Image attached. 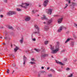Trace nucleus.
Segmentation results:
<instances>
[{"label": "nucleus", "mask_w": 77, "mask_h": 77, "mask_svg": "<svg viewBox=\"0 0 77 77\" xmlns=\"http://www.w3.org/2000/svg\"><path fill=\"white\" fill-rule=\"evenodd\" d=\"M74 0V1H75V0Z\"/></svg>", "instance_id": "nucleus-62"}, {"label": "nucleus", "mask_w": 77, "mask_h": 77, "mask_svg": "<svg viewBox=\"0 0 77 77\" xmlns=\"http://www.w3.org/2000/svg\"><path fill=\"white\" fill-rule=\"evenodd\" d=\"M30 20V17H26L25 19V20L26 21H29Z\"/></svg>", "instance_id": "nucleus-11"}, {"label": "nucleus", "mask_w": 77, "mask_h": 77, "mask_svg": "<svg viewBox=\"0 0 77 77\" xmlns=\"http://www.w3.org/2000/svg\"><path fill=\"white\" fill-rule=\"evenodd\" d=\"M48 3L47 2H44L43 4L44 7H46V6H47V5H48Z\"/></svg>", "instance_id": "nucleus-14"}, {"label": "nucleus", "mask_w": 77, "mask_h": 77, "mask_svg": "<svg viewBox=\"0 0 77 77\" xmlns=\"http://www.w3.org/2000/svg\"><path fill=\"white\" fill-rule=\"evenodd\" d=\"M63 26H61L60 28L58 29L57 32H60L62 30V29H63Z\"/></svg>", "instance_id": "nucleus-8"}, {"label": "nucleus", "mask_w": 77, "mask_h": 77, "mask_svg": "<svg viewBox=\"0 0 77 77\" xmlns=\"http://www.w3.org/2000/svg\"><path fill=\"white\" fill-rule=\"evenodd\" d=\"M42 69H44V66H42Z\"/></svg>", "instance_id": "nucleus-43"}, {"label": "nucleus", "mask_w": 77, "mask_h": 77, "mask_svg": "<svg viewBox=\"0 0 77 77\" xmlns=\"http://www.w3.org/2000/svg\"><path fill=\"white\" fill-rule=\"evenodd\" d=\"M29 63H30L31 64V65H33V64H35V62H31Z\"/></svg>", "instance_id": "nucleus-24"}, {"label": "nucleus", "mask_w": 77, "mask_h": 77, "mask_svg": "<svg viewBox=\"0 0 77 77\" xmlns=\"http://www.w3.org/2000/svg\"><path fill=\"white\" fill-rule=\"evenodd\" d=\"M66 1L67 2H68V0H66Z\"/></svg>", "instance_id": "nucleus-55"}, {"label": "nucleus", "mask_w": 77, "mask_h": 77, "mask_svg": "<svg viewBox=\"0 0 77 77\" xmlns=\"http://www.w3.org/2000/svg\"><path fill=\"white\" fill-rule=\"evenodd\" d=\"M5 39H6V40H7V39H8V37H5Z\"/></svg>", "instance_id": "nucleus-41"}, {"label": "nucleus", "mask_w": 77, "mask_h": 77, "mask_svg": "<svg viewBox=\"0 0 77 77\" xmlns=\"http://www.w3.org/2000/svg\"><path fill=\"white\" fill-rule=\"evenodd\" d=\"M17 11H21V9H20L19 8H17Z\"/></svg>", "instance_id": "nucleus-25"}, {"label": "nucleus", "mask_w": 77, "mask_h": 77, "mask_svg": "<svg viewBox=\"0 0 77 77\" xmlns=\"http://www.w3.org/2000/svg\"><path fill=\"white\" fill-rule=\"evenodd\" d=\"M50 71H51L52 72H53V73H55L56 72V71H55V70L53 69H51L50 70Z\"/></svg>", "instance_id": "nucleus-20"}, {"label": "nucleus", "mask_w": 77, "mask_h": 77, "mask_svg": "<svg viewBox=\"0 0 77 77\" xmlns=\"http://www.w3.org/2000/svg\"><path fill=\"white\" fill-rule=\"evenodd\" d=\"M19 49V48L17 46H16V48L14 49V52H16V51H17V50H18Z\"/></svg>", "instance_id": "nucleus-15"}, {"label": "nucleus", "mask_w": 77, "mask_h": 77, "mask_svg": "<svg viewBox=\"0 0 77 77\" xmlns=\"http://www.w3.org/2000/svg\"><path fill=\"white\" fill-rule=\"evenodd\" d=\"M69 3H71V1H70V0L69 1Z\"/></svg>", "instance_id": "nucleus-47"}, {"label": "nucleus", "mask_w": 77, "mask_h": 77, "mask_svg": "<svg viewBox=\"0 0 77 77\" xmlns=\"http://www.w3.org/2000/svg\"><path fill=\"white\" fill-rule=\"evenodd\" d=\"M8 28L9 29H11L12 30H13V29H14V28H13V27H12V26H9L8 27Z\"/></svg>", "instance_id": "nucleus-23"}, {"label": "nucleus", "mask_w": 77, "mask_h": 77, "mask_svg": "<svg viewBox=\"0 0 77 77\" xmlns=\"http://www.w3.org/2000/svg\"><path fill=\"white\" fill-rule=\"evenodd\" d=\"M40 74H38V77H40Z\"/></svg>", "instance_id": "nucleus-46"}, {"label": "nucleus", "mask_w": 77, "mask_h": 77, "mask_svg": "<svg viewBox=\"0 0 77 77\" xmlns=\"http://www.w3.org/2000/svg\"><path fill=\"white\" fill-rule=\"evenodd\" d=\"M32 40L33 41H36V38H32Z\"/></svg>", "instance_id": "nucleus-34"}, {"label": "nucleus", "mask_w": 77, "mask_h": 77, "mask_svg": "<svg viewBox=\"0 0 77 77\" xmlns=\"http://www.w3.org/2000/svg\"><path fill=\"white\" fill-rule=\"evenodd\" d=\"M46 23L45 22H44V24H46Z\"/></svg>", "instance_id": "nucleus-52"}, {"label": "nucleus", "mask_w": 77, "mask_h": 77, "mask_svg": "<svg viewBox=\"0 0 77 77\" xmlns=\"http://www.w3.org/2000/svg\"><path fill=\"white\" fill-rule=\"evenodd\" d=\"M48 14L49 15H51V13H52V9H48Z\"/></svg>", "instance_id": "nucleus-10"}, {"label": "nucleus", "mask_w": 77, "mask_h": 77, "mask_svg": "<svg viewBox=\"0 0 77 77\" xmlns=\"http://www.w3.org/2000/svg\"><path fill=\"white\" fill-rule=\"evenodd\" d=\"M48 41H45V45L47 44H48Z\"/></svg>", "instance_id": "nucleus-28"}, {"label": "nucleus", "mask_w": 77, "mask_h": 77, "mask_svg": "<svg viewBox=\"0 0 77 77\" xmlns=\"http://www.w3.org/2000/svg\"><path fill=\"white\" fill-rule=\"evenodd\" d=\"M42 50V51H41V57L42 58H44V57H47V56H48V54H43L44 53H45V49L41 48Z\"/></svg>", "instance_id": "nucleus-2"}, {"label": "nucleus", "mask_w": 77, "mask_h": 77, "mask_svg": "<svg viewBox=\"0 0 77 77\" xmlns=\"http://www.w3.org/2000/svg\"><path fill=\"white\" fill-rule=\"evenodd\" d=\"M65 49H64L62 51H61V52H65Z\"/></svg>", "instance_id": "nucleus-38"}, {"label": "nucleus", "mask_w": 77, "mask_h": 77, "mask_svg": "<svg viewBox=\"0 0 77 77\" xmlns=\"http://www.w3.org/2000/svg\"><path fill=\"white\" fill-rule=\"evenodd\" d=\"M9 69H7V73H8V74H9Z\"/></svg>", "instance_id": "nucleus-32"}, {"label": "nucleus", "mask_w": 77, "mask_h": 77, "mask_svg": "<svg viewBox=\"0 0 77 77\" xmlns=\"http://www.w3.org/2000/svg\"><path fill=\"white\" fill-rule=\"evenodd\" d=\"M34 50L36 51H37V52H39L41 51V50L40 49H37L36 48L34 49Z\"/></svg>", "instance_id": "nucleus-22"}, {"label": "nucleus", "mask_w": 77, "mask_h": 77, "mask_svg": "<svg viewBox=\"0 0 77 77\" xmlns=\"http://www.w3.org/2000/svg\"><path fill=\"white\" fill-rule=\"evenodd\" d=\"M50 67H48V68H47V69L48 70V69H50Z\"/></svg>", "instance_id": "nucleus-44"}, {"label": "nucleus", "mask_w": 77, "mask_h": 77, "mask_svg": "<svg viewBox=\"0 0 77 77\" xmlns=\"http://www.w3.org/2000/svg\"><path fill=\"white\" fill-rule=\"evenodd\" d=\"M0 38L1 39H2V38H3V37H0Z\"/></svg>", "instance_id": "nucleus-49"}, {"label": "nucleus", "mask_w": 77, "mask_h": 77, "mask_svg": "<svg viewBox=\"0 0 77 77\" xmlns=\"http://www.w3.org/2000/svg\"><path fill=\"white\" fill-rule=\"evenodd\" d=\"M17 29H20V28H17Z\"/></svg>", "instance_id": "nucleus-59"}, {"label": "nucleus", "mask_w": 77, "mask_h": 77, "mask_svg": "<svg viewBox=\"0 0 77 77\" xmlns=\"http://www.w3.org/2000/svg\"><path fill=\"white\" fill-rule=\"evenodd\" d=\"M45 30H48L49 29V26H46L45 27Z\"/></svg>", "instance_id": "nucleus-16"}, {"label": "nucleus", "mask_w": 77, "mask_h": 77, "mask_svg": "<svg viewBox=\"0 0 77 77\" xmlns=\"http://www.w3.org/2000/svg\"><path fill=\"white\" fill-rule=\"evenodd\" d=\"M11 47H12V45H11Z\"/></svg>", "instance_id": "nucleus-54"}, {"label": "nucleus", "mask_w": 77, "mask_h": 77, "mask_svg": "<svg viewBox=\"0 0 77 77\" xmlns=\"http://www.w3.org/2000/svg\"><path fill=\"white\" fill-rule=\"evenodd\" d=\"M0 17L1 18H3V15H1L0 16Z\"/></svg>", "instance_id": "nucleus-40"}, {"label": "nucleus", "mask_w": 77, "mask_h": 77, "mask_svg": "<svg viewBox=\"0 0 77 77\" xmlns=\"http://www.w3.org/2000/svg\"><path fill=\"white\" fill-rule=\"evenodd\" d=\"M39 7H41V5H39Z\"/></svg>", "instance_id": "nucleus-58"}, {"label": "nucleus", "mask_w": 77, "mask_h": 77, "mask_svg": "<svg viewBox=\"0 0 77 77\" xmlns=\"http://www.w3.org/2000/svg\"><path fill=\"white\" fill-rule=\"evenodd\" d=\"M34 27H35V29H37V31L36 30L35 32H34L33 33H34V34H40V33L39 32V28L38 27V25H34Z\"/></svg>", "instance_id": "nucleus-3"}, {"label": "nucleus", "mask_w": 77, "mask_h": 77, "mask_svg": "<svg viewBox=\"0 0 77 77\" xmlns=\"http://www.w3.org/2000/svg\"><path fill=\"white\" fill-rule=\"evenodd\" d=\"M74 26H75V27L77 29V24H74Z\"/></svg>", "instance_id": "nucleus-33"}, {"label": "nucleus", "mask_w": 77, "mask_h": 77, "mask_svg": "<svg viewBox=\"0 0 77 77\" xmlns=\"http://www.w3.org/2000/svg\"><path fill=\"white\" fill-rule=\"evenodd\" d=\"M11 56H14V55H13V54H11Z\"/></svg>", "instance_id": "nucleus-51"}, {"label": "nucleus", "mask_w": 77, "mask_h": 77, "mask_svg": "<svg viewBox=\"0 0 77 77\" xmlns=\"http://www.w3.org/2000/svg\"><path fill=\"white\" fill-rule=\"evenodd\" d=\"M52 21H53V20H52V19H49L47 21L46 24L48 25H49V24H50L52 23Z\"/></svg>", "instance_id": "nucleus-7"}, {"label": "nucleus", "mask_w": 77, "mask_h": 77, "mask_svg": "<svg viewBox=\"0 0 77 77\" xmlns=\"http://www.w3.org/2000/svg\"><path fill=\"white\" fill-rule=\"evenodd\" d=\"M74 42H71V45H72V46H73V45H74Z\"/></svg>", "instance_id": "nucleus-29"}, {"label": "nucleus", "mask_w": 77, "mask_h": 77, "mask_svg": "<svg viewBox=\"0 0 77 77\" xmlns=\"http://www.w3.org/2000/svg\"><path fill=\"white\" fill-rule=\"evenodd\" d=\"M51 50L52 51L51 52L52 54H55L59 51V43L57 42V45L55 46V50H54V46H51Z\"/></svg>", "instance_id": "nucleus-1"}, {"label": "nucleus", "mask_w": 77, "mask_h": 77, "mask_svg": "<svg viewBox=\"0 0 77 77\" xmlns=\"http://www.w3.org/2000/svg\"><path fill=\"white\" fill-rule=\"evenodd\" d=\"M29 5V4L22 3V5H20V6L22 7V8H24L26 9V8H27V6H28Z\"/></svg>", "instance_id": "nucleus-5"}, {"label": "nucleus", "mask_w": 77, "mask_h": 77, "mask_svg": "<svg viewBox=\"0 0 77 77\" xmlns=\"http://www.w3.org/2000/svg\"><path fill=\"white\" fill-rule=\"evenodd\" d=\"M36 12H38V10H35L34 11V10L32 11V12L33 14H35Z\"/></svg>", "instance_id": "nucleus-18"}, {"label": "nucleus", "mask_w": 77, "mask_h": 77, "mask_svg": "<svg viewBox=\"0 0 77 77\" xmlns=\"http://www.w3.org/2000/svg\"><path fill=\"white\" fill-rule=\"evenodd\" d=\"M4 2L5 3H7L8 2V0H4Z\"/></svg>", "instance_id": "nucleus-31"}, {"label": "nucleus", "mask_w": 77, "mask_h": 77, "mask_svg": "<svg viewBox=\"0 0 77 77\" xmlns=\"http://www.w3.org/2000/svg\"><path fill=\"white\" fill-rule=\"evenodd\" d=\"M27 57H26L25 55H24L23 58V64L24 65H25V64H26V62L27 61Z\"/></svg>", "instance_id": "nucleus-6"}, {"label": "nucleus", "mask_w": 77, "mask_h": 77, "mask_svg": "<svg viewBox=\"0 0 77 77\" xmlns=\"http://www.w3.org/2000/svg\"><path fill=\"white\" fill-rule=\"evenodd\" d=\"M44 2H45L46 3H48V2H49V0H44Z\"/></svg>", "instance_id": "nucleus-26"}, {"label": "nucleus", "mask_w": 77, "mask_h": 77, "mask_svg": "<svg viewBox=\"0 0 77 77\" xmlns=\"http://www.w3.org/2000/svg\"><path fill=\"white\" fill-rule=\"evenodd\" d=\"M41 20H47V18L46 17H45V15H43V17H41Z\"/></svg>", "instance_id": "nucleus-13"}, {"label": "nucleus", "mask_w": 77, "mask_h": 77, "mask_svg": "<svg viewBox=\"0 0 77 77\" xmlns=\"http://www.w3.org/2000/svg\"><path fill=\"white\" fill-rule=\"evenodd\" d=\"M23 38H22L20 40V42L21 43V44H23Z\"/></svg>", "instance_id": "nucleus-21"}, {"label": "nucleus", "mask_w": 77, "mask_h": 77, "mask_svg": "<svg viewBox=\"0 0 77 77\" xmlns=\"http://www.w3.org/2000/svg\"><path fill=\"white\" fill-rule=\"evenodd\" d=\"M31 60L32 61H35V59H34V58H32L31 59Z\"/></svg>", "instance_id": "nucleus-39"}, {"label": "nucleus", "mask_w": 77, "mask_h": 77, "mask_svg": "<svg viewBox=\"0 0 77 77\" xmlns=\"http://www.w3.org/2000/svg\"><path fill=\"white\" fill-rule=\"evenodd\" d=\"M58 16L57 15H54V17H57Z\"/></svg>", "instance_id": "nucleus-48"}, {"label": "nucleus", "mask_w": 77, "mask_h": 77, "mask_svg": "<svg viewBox=\"0 0 77 77\" xmlns=\"http://www.w3.org/2000/svg\"><path fill=\"white\" fill-rule=\"evenodd\" d=\"M71 39L70 38H68L65 42V43H67V42H69V41L70 40H71Z\"/></svg>", "instance_id": "nucleus-17"}, {"label": "nucleus", "mask_w": 77, "mask_h": 77, "mask_svg": "<svg viewBox=\"0 0 77 77\" xmlns=\"http://www.w3.org/2000/svg\"><path fill=\"white\" fill-rule=\"evenodd\" d=\"M71 69H69V68H66V71H69V70H70Z\"/></svg>", "instance_id": "nucleus-27"}, {"label": "nucleus", "mask_w": 77, "mask_h": 77, "mask_svg": "<svg viewBox=\"0 0 77 77\" xmlns=\"http://www.w3.org/2000/svg\"><path fill=\"white\" fill-rule=\"evenodd\" d=\"M51 56V57H52V58H53V55H52Z\"/></svg>", "instance_id": "nucleus-53"}, {"label": "nucleus", "mask_w": 77, "mask_h": 77, "mask_svg": "<svg viewBox=\"0 0 77 77\" xmlns=\"http://www.w3.org/2000/svg\"><path fill=\"white\" fill-rule=\"evenodd\" d=\"M58 71H59V72H62V69H58Z\"/></svg>", "instance_id": "nucleus-36"}, {"label": "nucleus", "mask_w": 77, "mask_h": 77, "mask_svg": "<svg viewBox=\"0 0 77 77\" xmlns=\"http://www.w3.org/2000/svg\"><path fill=\"white\" fill-rule=\"evenodd\" d=\"M13 72H14V70L13 71Z\"/></svg>", "instance_id": "nucleus-57"}, {"label": "nucleus", "mask_w": 77, "mask_h": 77, "mask_svg": "<svg viewBox=\"0 0 77 77\" xmlns=\"http://www.w3.org/2000/svg\"><path fill=\"white\" fill-rule=\"evenodd\" d=\"M72 4L73 6H77V3L73 2H72Z\"/></svg>", "instance_id": "nucleus-19"}, {"label": "nucleus", "mask_w": 77, "mask_h": 77, "mask_svg": "<svg viewBox=\"0 0 77 77\" xmlns=\"http://www.w3.org/2000/svg\"><path fill=\"white\" fill-rule=\"evenodd\" d=\"M3 44H4V45H6V44L5 43H3Z\"/></svg>", "instance_id": "nucleus-50"}, {"label": "nucleus", "mask_w": 77, "mask_h": 77, "mask_svg": "<svg viewBox=\"0 0 77 77\" xmlns=\"http://www.w3.org/2000/svg\"><path fill=\"white\" fill-rule=\"evenodd\" d=\"M37 15L38 16H39V15Z\"/></svg>", "instance_id": "nucleus-61"}, {"label": "nucleus", "mask_w": 77, "mask_h": 77, "mask_svg": "<svg viewBox=\"0 0 77 77\" xmlns=\"http://www.w3.org/2000/svg\"><path fill=\"white\" fill-rule=\"evenodd\" d=\"M55 61L56 63H57L58 64H60V65H63V64L61 62H59L58 60H55Z\"/></svg>", "instance_id": "nucleus-12"}, {"label": "nucleus", "mask_w": 77, "mask_h": 77, "mask_svg": "<svg viewBox=\"0 0 77 77\" xmlns=\"http://www.w3.org/2000/svg\"><path fill=\"white\" fill-rule=\"evenodd\" d=\"M12 65H13V67H15V66H16V65H15V63H13V64Z\"/></svg>", "instance_id": "nucleus-30"}, {"label": "nucleus", "mask_w": 77, "mask_h": 77, "mask_svg": "<svg viewBox=\"0 0 77 77\" xmlns=\"http://www.w3.org/2000/svg\"><path fill=\"white\" fill-rule=\"evenodd\" d=\"M73 36L74 38H77V37H76V36L74 35H73Z\"/></svg>", "instance_id": "nucleus-42"}, {"label": "nucleus", "mask_w": 77, "mask_h": 77, "mask_svg": "<svg viewBox=\"0 0 77 77\" xmlns=\"http://www.w3.org/2000/svg\"><path fill=\"white\" fill-rule=\"evenodd\" d=\"M48 77H51V74H49L48 75Z\"/></svg>", "instance_id": "nucleus-37"}, {"label": "nucleus", "mask_w": 77, "mask_h": 77, "mask_svg": "<svg viewBox=\"0 0 77 77\" xmlns=\"http://www.w3.org/2000/svg\"><path fill=\"white\" fill-rule=\"evenodd\" d=\"M15 14H16V12L14 11H9L7 13V15H8V16H11V15Z\"/></svg>", "instance_id": "nucleus-4"}, {"label": "nucleus", "mask_w": 77, "mask_h": 77, "mask_svg": "<svg viewBox=\"0 0 77 77\" xmlns=\"http://www.w3.org/2000/svg\"><path fill=\"white\" fill-rule=\"evenodd\" d=\"M62 20H63V17H61L58 20V24H60V23H62Z\"/></svg>", "instance_id": "nucleus-9"}, {"label": "nucleus", "mask_w": 77, "mask_h": 77, "mask_svg": "<svg viewBox=\"0 0 77 77\" xmlns=\"http://www.w3.org/2000/svg\"><path fill=\"white\" fill-rule=\"evenodd\" d=\"M45 72L44 71H42L41 72H42V73H43Z\"/></svg>", "instance_id": "nucleus-45"}, {"label": "nucleus", "mask_w": 77, "mask_h": 77, "mask_svg": "<svg viewBox=\"0 0 77 77\" xmlns=\"http://www.w3.org/2000/svg\"><path fill=\"white\" fill-rule=\"evenodd\" d=\"M13 73H14V72H13L12 73V74H13Z\"/></svg>", "instance_id": "nucleus-60"}, {"label": "nucleus", "mask_w": 77, "mask_h": 77, "mask_svg": "<svg viewBox=\"0 0 77 77\" xmlns=\"http://www.w3.org/2000/svg\"><path fill=\"white\" fill-rule=\"evenodd\" d=\"M66 6L64 7V9H66V8H67V6H68V4H66Z\"/></svg>", "instance_id": "nucleus-35"}, {"label": "nucleus", "mask_w": 77, "mask_h": 77, "mask_svg": "<svg viewBox=\"0 0 77 77\" xmlns=\"http://www.w3.org/2000/svg\"><path fill=\"white\" fill-rule=\"evenodd\" d=\"M8 39H10V38H8Z\"/></svg>", "instance_id": "nucleus-56"}]
</instances>
